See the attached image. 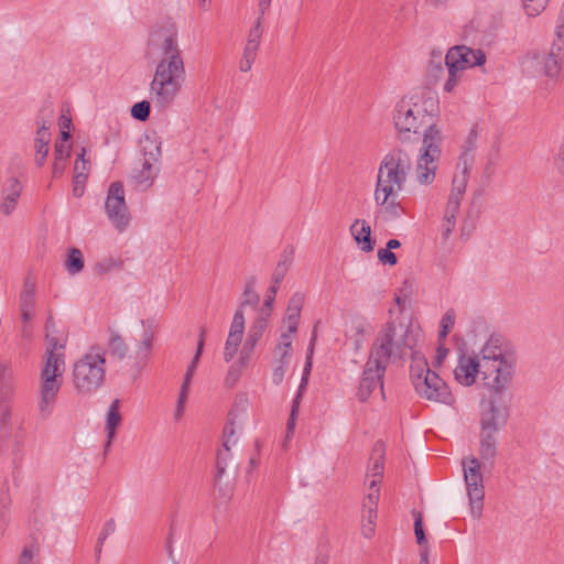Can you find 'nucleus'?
Segmentation results:
<instances>
[{"label":"nucleus","instance_id":"f257e3e1","mask_svg":"<svg viewBox=\"0 0 564 564\" xmlns=\"http://www.w3.org/2000/svg\"><path fill=\"white\" fill-rule=\"evenodd\" d=\"M51 318L45 324L46 349L44 361L39 373L37 412L41 419H48L56 406L59 391L63 387L65 372L64 344L50 333Z\"/></svg>","mask_w":564,"mask_h":564},{"label":"nucleus","instance_id":"f03ea898","mask_svg":"<svg viewBox=\"0 0 564 564\" xmlns=\"http://www.w3.org/2000/svg\"><path fill=\"white\" fill-rule=\"evenodd\" d=\"M417 334L403 322L389 321L382 325L372 341L369 358L371 362L388 368L389 364H399L409 356L414 361V355H421L415 349Z\"/></svg>","mask_w":564,"mask_h":564},{"label":"nucleus","instance_id":"7ed1b4c3","mask_svg":"<svg viewBox=\"0 0 564 564\" xmlns=\"http://www.w3.org/2000/svg\"><path fill=\"white\" fill-rule=\"evenodd\" d=\"M436 110L435 99L425 94H412L398 101L393 110V123L398 138L401 141L410 139V134H417L424 129L423 137L433 128Z\"/></svg>","mask_w":564,"mask_h":564},{"label":"nucleus","instance_id":"20e7f679","mask_svg":"<svg viewBox=\"0 0 564 564\" xmlns=\"http://www.w3.org/2000/svg\"><path fill=\"white\" fill-rule=\"evenodd\" d=\"M479 360L482 364L484 381L496 394L505 392L516 371V359L507 350L502 336L492 334L481 346Z\"/></svg>","mask_w":564,"mask_h":564},{"label":"nucleus","instance_id":"39448f33","mask_svg":"<svg viewBox=\"0 0 564 564\" xmlns=\"http://www.w3.org/2000/svg\"><path fill=\"white\" fill-rule=\"evenodd\" d=\"M186 79L183 58L158 59L155 72L150 84V94L155 107L164 110L170 107Z\"/></svg>","mask_w":564,"mask_h":564},{"label":"nucleus","instance_id":"423d86ee","mask_svg":"<svg viewBox=\"0 0 564 564\" xmlns=\"http://www.w3.org/2000/svg\"><path fill=\"white\" fill-rule=\"evenodd\" d=\"M105 378L106 349L99 345H93L73 364L74 389L80 395H90L104 384Z\"/></svg>","mask_w":564,"mask_h":564},{"label":"nucleus","instance_id":"0eeeda50","mask_svg":"<svg viewBox=\"0 0 564 564\" xmlns=\"http://www.w3.org/2000/svg\"><path fill=\"white\" fill-rule=\"evenodd\" d=\"M412 170L410 154L401 148L390 150L380 162L376 188L384 196H397L404 188Z\"/></svg>","mask_w":564,"mask_h":564},{"label":"nucleus","instance_id":"6e6552de","mask_svg":"<svg viewBox=\"0 0 564 564\" xmlns=\"http://www.w3.org/2000/svg\"><path fill=\"white\" fill-rule=\"evenodd\" d=\"M410 373L415 392L429 401L452 405L455 398L447 383L429 367L424 356L414 355Z\"/></svg>","mask_w":564,"mask_h":564},{"label":"nucleus","instance_id":"1a4fd4ad","mask_svg":"<svg viewBox=\"0 0 564 564\" xmlns=\"http://www.w3.org/2000/svg\"><path fill=\"white\" fill-rule=\"evenodd\" d=\"M442 140L440 129L432 128L423 137L422 149L415 167V178L421 185H430L435 180Z\"/></svg>","mask_w":564,"mask_h":564},{"label":"nucleus","instance_id":"9d476101","mask_svg":"<svg viewBox=\"0 0 564 564\" xmlns=\"http://www.w3.org/2000/svg\"><path fill=\"white\" fill-rule=\"evenodd\" d=\"M149 48L158 55V59L183 58L175 22L169 19L153 28L149 35Z\"/></svg>","mask_w":564,"mask_h":564},{"label":"nucleus","instance_id":"9b49d317","mask_svg":"<svg viewBox=\"0 0 564 564\" xmlns=\"http://www.w3.org/2000/svg\"><path fill=\"white\" fill-rule=\"evenodd\" d=\"M481 463L475 456L463 460L464 480L469 499L470 513L479 519L482 513L485 488L481 474Z\"/></svg>","mask_w":564,"mask_h":564},{"label":"nucleus","instance_id":"f8f14e48","mask_svg":"<svg viewBox=\"0 0 564 564\" xmlns=\"http://www.w3.org/2000/svg\"><path fill=\"white\" fill-rule=\"evenodd\" d=\"M564 41H554L549 53L534 52L528 55L524 64L535 76L556 78L562 67Z\"/></svg>","mask_w":564,"mask_h":564},{"label":"nucleus","instance_id":"ddd939ff","mask_svg":"<svg viewBox=\"0 0 564 564\" xmlns=\"http://www.w3.org/2000/svg\"><path fill=\"white\" fill-rule=\"evenodd\" d=\"M105 209L110 223L119 230H123L130 220L128 206L124 198L122 183L110 184L105 202Z\"/></svg>","mask_w":564,"mask_h":564},{"label":"nucleus","instance_id":"4468645a","mask_svg":"<svg viewBox=\"0 0 564 564\" xmlns=\"http://www.w3.org/2000/svg\"><path fill=\"white\" fill-rule=\"evenodd\" d=\"M500 395L492 391V395L487 401L486 409L481 410L480 431L498 433L507 424L509 412L506 406L499 404L498 397Z\"/></svg>","mask_w":564,"mask_h":564},{"label":"nucleus","instance_id":"2eb2a0df","mask_svg":"<svg viewBox=\"0 0 564 564\" xmlns=\"http://www.w3.org/2000/svg\"><path fill=\"white\" fill-rule=\"evenodd\" d=\"M478 376L484 380V369L482 364L479 360V356L475 352L459 354L457 365L454 369L455 380L464 387H471L476 383Z\"/></svg>","mask_w":564,"mask_h":564},{"label":"nucleus","instance_id":"dca6fc26","mask_svg":"<svg viewBox=\"0 0 564 564\" xmlns=\"http://www.w3.org/2000/svg\"><path fill=\"white\" fill-rule=\"evenodd\" d=\"M387 371V367L371 362V358L368 357L362 377L358 388V398L360 401H366L376 389H380L383 394V378Z\"/></svg>","mask_w":564,"mask_h":564},{"label":"nucleus","instance_id":"f3484780","mask_svg":"<svg viewBox=\"0 0 564 564\" xmlns=\"http://www.w3.org/2000/svg\"><path fill=\"white\" fill-rule=\"evenodd\" d=\"M445 62L459 67L464 72L467 68L484 65L486 63V54L480 48L457 45L448 50Z\"/></svg>","mask_w":564,"mask_h":564},{"label":"nucleus","instance_id":"a211bd4d","mask_svg":"<svg viewBox=\"0 0 564 564\" xmlns=\"http://www.w3.org/2000/svg\"><path fill=\"white\" fill-rule=\"evenodd\" d=\"M141 324L144 327L142 337L135 346L134 354L129 356L131 369L135 372L141 371L147 366L155 338L153 324L144 321H141Z\"/></svg>","mask_w":564,"mask_h":564},{"label":"nucleus","instance_id":"6ab92c4d","mask_svg":"<svg viewBox=\"0 0 564 564\" xmlns=\"http://www.w3.org/2000/svg\"><path fill=\"white\" fill-rule=\"evenodd\" d=\"M22 185L17 177H10L2 189L0 212L9 216L13 213L21 196Z\"/></svg>","mask_w":564,"mask_h":564},{"label":"nucleus","instance_id":"aec40b11","mask_svg":"<svg viewBox=\"0 0 564 564\" xmlns=\"http://www.w3.org/2000/svg\"><path fill=\"white\" fill-rule=\"evenodd\" d=\"M350 234L358 248L364 252H371L376 241L371 237V227L365 219H356L350 226Z\"/></svg>","mask_w":564,"mask_h":564},{"label":"nucleus","instance_id":"412c9836","mask_svg":"<svg viewBox=\"0 0 564 564\" xmlns=\"http://www.w3.org/2000/svg\"><path fill=\"white\" fill-rule=\"evenodd\" d=\"M497 433L480 431L479 456L484 466L492 467L497 456Z\"/></svg>","mask_w":564,"mask_h":564},{"label":"nucleus","instance_id":"4be33fe9","mask_svg":"<svg viewBox=\"0 0 564 564\" xmlns=\"http://www.w3.org/2000/svg\"><path fill=\"white\" fill-rule=\"evenodd\" d=\"M395 196H384V193H378V188H375L373 198L377 206L380 207V213L384 215L387 220H394L400 218L404 214V209L400 203L394 200Z\"/></svg>","mask_w":564,"mask_h":564},{"label":"nucleus","instance_id":"5701e85b","mask_svg":"<svg viewBox=\"0 0 564 564\" xmlns=\"http://www.w3.org/2000/svg\"><path fill=\"white\" fill-rule=\"evenodd\" d=\"M121 420H122V417L120 414V401L118 399H115L110 403L108 411H107V415H106V426H105V431L107 434V441L105 444L106 452L110 448L111 443H112L113 438L116 437V430H117L118 425L121 423Z\"/></svg>","mask_w":564,"mask_h":564},{"label":"nucleus","instance_id":"b1692460","mask_svg":"<svg viewBox=\"0 0 564 564\" xmlns=\"http://www.w3.org/2000/svg\"><path fill=\"white\" fill-rule=\"evenodd\" d=\"M470 169L471 166H466V169H464V165H462L460 162L456 163V173L452 181V191L448 199H454L459 203L462 202L466 192Z\"/></svg>","mask_w":564,"mask_h":564},{"label":"nucleus","instance_id":"393cba45","mask_svg":"<svg viewBox=\"0 0 564 564\" xmlns=\"http://www.w3.org/2000/svg\"><path fill=\"white\" fill-rule=\"evenodd\" d=\"M479 132L477 126H474L468 134L466 135L464 143L462 145V153L458 158L457 162H460L462 165H464V169L466 166H473L475 162V150L477 148V141H478Z\"/></svg>","mask_w":564,"mask_h":564},{"label":"nucleus","instance_id":"a878e982","mask_svg":"<svg viewBox=\"0 0 564 564\" xmlns=\"http://www.w3.org/2000/svg\"><path fill=\"white\" fill-rule=\"evenodd\" d=\"M303 302L304 296L301 293L293 294L289 301L284 323L286 324L290 333H296L297 330Z\"/></svg>","mask_w":564,"mask_h":564},{"label":"nucleus","instance_id":"bb28decb","mask_svg":"<svg viewBox=\"0 0 564 564\" xmlns=\"http://www.w3.org/2000/svg\"><path fill=\"white\" fill-rule=\"evenodd\" d=\"M460 203L454 199H448L441 226L442 238L447 240L456 227V217L459 212Z\"/></svg>","mask_w":564,"mask_h":564},{"label":"nucleus","instance_id":"cd10ccee","mask_svg":"<svg viewBox=\"0 0 564 564\" xmlns=\"http://www.w3.org/2000/svg\"><path fill=\"white\" fill-rule=\"evenodd\" d=\"M107 349L111 358L117 361H122L128 357L129 346L122 336L116 330H110L109 333Z\"/></svg>","mask_w":564,"mask_h":564},{"label":"nucleus","instance_id":"c85d7f7f","mask_svg":"<svg viewBox=\"0 0 564 564\" xmlns=\"http://www.w3.org/2000/svg\"><path fill=\"white\" fill-rule=\"evenodd\" d=\"M155 175L153 163L150 160H144L141 170L132 175V180L138 189L145 191L152 186Z\"/></svg>","mask_w":564,"mask_h":564},{"label":"nucleus","instance_id":"c756f323","mask_svg":"<svg viewBox=\"0 0 564 564\" xmlns=\"http://www.w3.org/2000/svg\"><path fill=\"white\" fill-rule=\"evenodd\" d=\"M205 336H206V329H205V327H202L200 330H199V338H198V343H197L196 354H195L192 362L189 364V366H188V368L186 370V373L184 376V380H183V383H182V387H186V389H189V384H191L192 378L194 376V372L196 370L198 360H199L200 355L203 352L204 343H205Z\"/></svg>","mask_w":564,"mask_h":564},{"label":"nucleus","instance_id":"7c9ffc66","mask_svg":"<svg viewBox=\"0 0 564 564\" xmlns=\"http://www.w3.org/2000/svg\"><path fill=\"white\" fill-rule=\"evenodd\" d=\"M377 509L378 506L362 503V534L367 539H370L375 533Z\"/></svg>","mask_w":564,"mask_h":564},{"label":"nucleus","instance_id":"2f4dec72","mask_svg":"<svg viewBox=\"0 0 564 564\" xmlns=\"http://www.w3.org/2000/svg\"><path fill=\"white\" fill-rule=\"evenodd\" d=\"M65 269L70 275H75L84 269V257L79 249H69L65 262Z\"/></svg>","mask_w":564,"mask_h":564},{"label":"nucleus","instance_id":"473e14b6","mask_svg":"<svg viewBox=\"0 0 564 564\" xmlns=\"http://www.w3.org/2000/svg\"><path fill=\"white\" fill-rule=\"evenodd\" d=\"M373 452L377 454V457L373 460L372 466L367 471V479H378L381 480L383 474V446L381 443H377Z\"/></svg>","mask_w":564,"mask_h":564},{"label":"nucleus","instance_id":"72a5a7b5","mask_svg":"<svg viewBox=\"0 0 564 564\" xmlns=\"http://www.w3.org/2000/svg\"><path fill=\"white\" fill-rule=\"evenodd\" d=\"M142 150L144 153V160L156 162L161 156V142L155 138H150L147 135L144 141H142Z\"/></svg>","mask_w":564,"mask_h":564},{"label":"nucleus","instance_id":"f704fd0d","mask_svg":"<svg viewBox=\"0 0 564 564\" xmlns=\"http://www.w3.org/2000/svg\"><path fill=\"white\" fill-rule=\"evenodd\" d=\"M39 128L35 137V152L37 153H48V144L51 141V133L45 122L40 123L37 121Z\"/></svg>","mask_w":564,"mask_h":564},{"label":"nucleus","instance_id":"c9c22d12","mask_svg":"<svg viewBox=\"0 0 564 564\" xmlns=\"http://www.w3.org/2000/svg\"><path fill=\"white\" fill-rule=\"evenodd\" d=\"M269 316L261 313V316L254 322V324L250 327L247 341L257 345L258 340L262 337L263 332L267 327Z\"/></svg>","mask_w":564,"mask_h":564},{"label":"nucleus","instance_id":"e433bc0d","mask_svg":"<svg viewBox=\"0 0 564 564\" xmlns=\"http://www.w3.org/2000/svg\"><path fill=\"white\" fill-rule=\"evenodd\" d=\"M259 301V295L254 292V278H250L243 288L242 300L239 307L243 311L247 305H254Z\"/></svg>","mask_w":564,"mask_h":564},{"label":"nucleus","instance_id":"4c0bfd02","mask_svg":"<svg viewBox=\"0 0 564 564\" xmlns=\"http://www.w3.org/2000/svg\"><path fill=\"white\" fill-rule=\"evenodd\" d=\"M35 308V291L32 284L25 283L20 295V310Z\"/></svg>","mask_w":564,"mask_h":564},{"label":"nucleus","instance_id":"58836bf2","mask_svg":"<svg viewBox=\"0 0 564 564\" xmlns=\"http://www.w3.org/2000/svg\"><path fill=\"white\" fill-rule=\"evenodd\" d=\"M445 65L448 70V78L444 84V90L447 93H452L455 89V87L457 86V84L460 79V74L463 72L459 67L452 65L448 62H445Z\"/></svg>","mask_w":564,"mask_h":564},{"label":"nucleus","instance_id":"ea45409f","mask_svg":"<svg viewBox=\"0 0 564 564\" xmlns=\"http://www.w3.org/2000/svg\"><path fill=\"white\" fill-rule=\"evenodd\" d=\"M456 321V314L454 310H448L445 312L441 319V328L438 332L440 340H443L447 337L448 333L453 328Z\"/></svg>","mask_w":564,"mask_h":564},{"label":"nucleus","instance_id":"a19ab883","mask_svg":"<svg viewBox=\"0 0 564 564\" xmlns=\"http://www.w3.org/2000/svg\"><path fill=\"white\" fill-rule=\"evenodd\" d=\"M262 17H258L256 24L253 28L249 31L248 40L246 43V46H253V48L259 50L261 37H262Z\"/></svg>","mask_w":564,"mask_h":564},{"label":"nucleus","instance_id":"79ce46f5","mask_svg":"<svg viewBox=\"0 0 564 564\" xmlns=\"http://www.w3.org/2000/svg\"><path fill=\"white\" fill-rule=\"evenodd\" d=\"M258 50L253 48V46L249 47L245 45L242 57L239 63V69L243 73H247L251 69L256 57H257Z\"/></svg>","mask_w":564,"mask_h":564},{"label":"nucleus","instance_id":"37998d69","mask_svg":"<svg viewBox=\"0 0 564 564\" xmlns=\"http://www.w3.org/2000/svg\"><path fill=\"white\" fill-rule=\"evenodd\" d=\"M85 154H86V149L85 148H82V151L80 153L78 154V158L75 162V172H76V175H75V183H80L82 182V178H83V182L85 181V178L87 177V164H88V161L85 160Z\"/></svg>","mask_w":564,"mask_h":564},{"label":"nucleus","instance_id":"c03bdc74","mask_svg":"<svg viewBox=\"0 0 564 564\" xmlns=\"http://www.w3.org/2000/svg\"><path fill=\"white\" fill-rule=\"evenodd\" d=\"M151 105L148 100L137 102L131 108V116L140 121H145L150 116Z\"/></svg>","mask_w":564,"mask_h":564},{"label":"nucleus","instance_id":"a18cd8bd","mask_svg":"<svg viewBox=\"0 0 564 564\" xmlns=\"http://www.w3.org/2000/svg\"><path fill=\"white\" fill-rule=\"evenodd\" d=\"M549 0H523V7L528 15L536 17L546 7Z\"/></svg>","mask_w":564,"mask_h":564},{"label":"nucleus","instance_id":"49530a36","mask_svg":"<svg viewBox=\"0 0 564 564\" xmlns=\"http://www.w3.org/2000/svg\"><path fill=\"white\" fill-rule=\"evenodd\" d=\"M242 370L243 367L239 366L238 364L231 365L224 380L225 386L230 389L234 388L239 381Z\"/></svg>","mask_w":564,"mask_h":564},{"label":"nucleus","instance_id":"de8ad7c7","mask_svg":"<svg viewBox=\"0 0 564 564\" xmlns=\"http://www.w3.org/2000/svg\"><path fill=\"white\" fill-rule=\"evenodd\" d=\"M380 481L378 479H370L369 480V491L367 496L364 499V505H372L378 506L379 497H380V489L378 487Z\"/></svg>","mask_w":564,"mask_h":564},{"label":"nucleus","instance_id":"09e8293b","mask_svg":"<svg viewBox=\"0 0 564 564\" xmlns=\"http://www.w3.org/2000/svg\"><path fill=\"white\" fill-rule=\"evenodd\" d=\"M121 264V261L115 260L112 258H107L96 263L95 271L98 274H106L113 269H120Z\"/></svg>","mask_w":564,"mask_h":564},{"label":"nucleus","instance_id":"8fccbe9b","mask_svg":"<svg viewBox=\"0 0 564 564\" xmlns=\"http://www.w3.org/2000/svg\"><path fill=\"white\" fill-rule=\"evenodd\" d=\"M245 332V316L241 307H238L236 311L231 325H230V334L242 336Z\"/></svg>","mask_w":564,"mask_h":564},{"label":"nucleus","instance_id":"3c124183","mask_svg":"<svg viewBox=\"0 0 564 564\" xmlns=\"http://www.w3.org/2000/svg\"><path fill=\"white\" fill-rule=\"evenodd\" d=\"M39 555V546L31 544L24 546L19 557L18 564H34V558Z\"/></svg>","mask_w":564,"mask_h":564},{"label":"nucleus","instance_id":"603ef678","mask_svg":"<svg viewBox=\"0 0 564 564\" xmlns=\"http://www.w3.org/2000/svg\"><path fill=\"white\" fill-rule=\"evenodd\" d=\"M289 271L288 268L284 265L276 264L273 275H272V285L269 288V291L273 293V295L276 294L279 286L281 282L283 281L286 272Z\"/></svg>","mask_w":564,"mask_h":564},{"label":"nucleus","instance_id":"864d4df0","mask_svg":"<svg viewBox=\"0 0 564 564\" xmlns=\"http://www.w3.org/2000/svg\"><path fill=\"white\" fill-rule=\"evenodd\" d=\"M188 391H189V389H186V387H181L178 399L176 402V408L174 411V419L176 421L181 420V417L183 416L185 403L187 401Z\"/></svg>","mask_w":564,"mask_h":564},{"label":"nucleus","instance_id":"5fc2aeb1","mask_svg":"<svg viewBox=\"0 0 564 564\" xmlns=\"http://www.w3.org/2000/svg\"><path fill=\"white\" fill-rule=\"evenodd\" d=\"M254 347V344H251L246 340L240 351L239 359L236 364L245 368L253 352Z\"/></svg>","mask_w":564,"mask_h":564},{"label":"nucleus","instance_id":"6e6d98bb","mask_svg":"<svg viewBox=\"0 0 564 564\" xmlns=\"http://www.w3.org/2000/svg\"><path fill=\"white\" fill-rule=\"evenodd\" d=\"M21 311V319H22V334L23 336H30L32 328L31 322L33 318L34 311L31 310H20Z\"/></svg>","mask_w":564,"mask_h":564},{"label":"nucleus","instance_id":"4d7b16f0","mask_svg":"<svg viewBox=\"0 0 564 564\" xmlns=\"http://www.w3.org/2000/svg\"><path fill=\"white\" fill-rule=\"evenodd\" d=\"M414 533L416 536V541L420 545H423L426 542L423 524H422V516L420 512L414 513Z\"/></svg>","mask_w":564,"mask_h":564},{"label":"nucleus","instance_id":"13d9d810","mask_svg":"<svg viewBox=\"0 0 564 564\" xmlns=\"http://www.w3.org/2000/svg\"><path fill=\"white\" fill-rule=\"evenodd\" d=\"M229 416H230V421L224 429V442H227L228 438H230V446H231L237 443L238 437L236 435L235 422L232 419L234 412H230Z\"/></svg>","mask_w":564,"mask_h":564},{"label":"nucleus","instance_id":"bf43d9fd","mask_svg":"<svg viewBox=\"0 0 564 564\" xmlns=\"http://www.w3.org/2000/svg\"><path fill=\"white\" fill-rule=\"evenodd\" d=\"M378 259L382 264L395 265L398 262L397 256L386 248L378 250Z\"/></svg>","mask_w":564,"mask_h":564},{"label":"nucleus","instance_id":"052dcab7","mask_svg":"<svg viewBox=\"0 0 564 564\" xmlns=\"http://www.w3.org/2000/svg\"><path fill=\"white\" fill-rule=\"evenodd\" d=\"M297 413H299V403L296 400H294L292 410H291V413H290V416H289L288 423H286V432H288L286 437H290L291 434L294 433Z\"/></svg>","mask_w":564,"mask_h":564},{"label":"nucleus","instance_id":"680f3d73","mask_svg":"<svg viewBox=\"0 0 564 564\" xmlns=\"http://www.w3.org/2000/svg\"><path fill=\"white\" fill-rule=\"evenodd\" d=\"M116 528H117V527H116V521H115V519H112V518H111V519L107 520V521L105 522V524H104V527H102V529H101L100 533H99V536H98V538H99V542H100V543H105V541L107 540V538H108L109 535H111V534H113V533H115Z\"/></svg>","mask_w":564,"mask_h":564},{"label":"nucleus","instance_id":"e2e57ef3","mask_svg":"<svg viewBox=\"0 0 564 564\" xmlns=\"http://www.w3.org/2000/svg\"><path fill=\"white\" fill-rule=\"evenodd\" d=\"M70 153V147L64 141H58L55 144L54 158L67 161Z\"/></svg>","mask_w":564,"mask_h":564},{"label":"nucleus","instance_id":"0e129e2a","mask_svg":"<svg viewBox=\"0 0 564 564\" xmlns=\"http://www.w3.org/2000/svg\"><path fill=\"white\" fill-rule=\"evenodd\" d=\"M230 458V438L227 442L223 443V448L217 454L216 464H220L224 466L228 465V460Z\"/></svg>","mask_w":564,"mask_h":564},{"label":"nucleus","instance_id":"69168bd1","mask_svg":"<svg viewBox=\"0 0 564 564\" xmlns=\"http://www.w3.org/2000/svg\"><path fill=\"white\" fill-rule=\"evenodd\" d=\"M288 366V364H275L272 371V382L274 384L279 386L282 383Z\"/></svg>","mask_w":564,"mask_h":564},{"label":"nucleus","instance_id":"338daca9","mask_svg":"<svg viewBox=\"0 0 564 564\" xmlns=\"http://www.w3.org/2000/svg\"><path fill=\"white\" fill-rule=\"evenodd\" d=\"M553 164L556 171L564 175V142L558 147V150L553 158Z\"/></svg>","mask_w":564,"mask_h":564},{"label":"nucleus","instance_id":"774afa93","mask_svg":"<svg viewBox=\"0 0 564 564\" xmlns=\"http://www.w3.org/2000/svg\"><path fill=\"white\" fill-rule=\"evenodd\" d=\"M293 256H294V250L292 247L284 249L280 256V260H279L278 264L284 265L285 268L289 269L293 261Z\"/></svg>","mask_w":564,"mask_h":564}]
</instances>
